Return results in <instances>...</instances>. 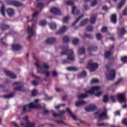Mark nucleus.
<instances>
[{"label": "nucleus", "mask_w": 127, "mask_h": 127, "mask_svg": "<svg viewBox=\"0 0 127 127\" xmlns=\"http://www.w3.org/2000/svg\"><path fill=\"white\" fill-rule=\"evenodd\" d=\"M35 65H36L37 68L40 69V70H37V73L46 75V77L42 80L47 82L48 81V65L47 64H44L42 67L41 65L37 63H35Z\"/></svg>", "instance_id": "f257e3e1"}, {"label": "nucleus", "mask_w": 127, "mask_h": 127, "mask_svg": "<svg viewBox=\"0 0 127 127\" xmlns=\"http://www.w3.org/2000/svg\"><path fill=\"white\" fill-rule=\"evenodd\" d=\"M64 51L61 53V56L63 55H67V59L64 60L63 61V64H67L69 63V60L70 61H74V52L72 50H66L64 49Z\"/></svg>", "instance_id": "f03ea898"}, {"label": "nucleus", "mask_w": 127, "mask_h": 127, "mask_svg": "<svg viewBox=\"0 0 127 127\" xmlns=\"http://www.w3.org/2000/svg\"><path fill=\"white\" fill-rule=\"evenodd\" d=\"M31 109H41V106L40 104L29 103L28 105L23 106L22 111L23 113H29V112H31Z\"/></svg>", "instance_id": "7ed1b4c3"}, {"label": "nucleus", "mask_w": 127, "mask_h": 127, "mask_svg": "<svg viewBox=\"0 0 127 127\" xmlns=\"http://www.w3.org/2000/svg\"><path fill=\"white\" fill-rule=\"evenodd\" d=\"M111 65L107 64L106 65V68L109 72V75L106 74L107 80H114L116 78V70L115 69L110 70Z\"/></svg>", "instance_id": "20e7f679"}, {"label": "nucleus", "mask_w": 127, "mask_h": 127, "mask_svg": "<svg viewBox=\"0 0 127 127\" xmlns=\"http://www.w3.org/2000/svg\"><path fill=\"white\" fill-rule=\"evenodd\" d=\"M23 120L25 121L26 124L21 122L20 125L21 127H35V123H30L28 121V116H26L24 117Z\"/></svg>", "instance_id": "39448f33"}, {"label": "nucleus", "mask_w": 127, "mask_h": 127, "mask_svg": "<svg viewBox=\"0 0 127 127\" xmlns=\"http://www.w3.org/2000/svg\"><path fill=\"white\" fill-rule=\"evenodd\" d=\"M35 25V23L33 22L32 23V26H28L27 27V30H28V36L27 37V39L29 40L30 39V38L32 36H33L34 35L35 33L34 31H33V29H34V26Z\"/></svg>", "instance_id": "423d86ee"}, {"label": "nucleus", "mask_w": 127, "mask_h": 127, "mask_svg": "<svg viewBox=\"0 0 127 127\" xmlns=\"http://www.w3.org/2000/svg\"><path fill=\"white\" fill-rule=\"evenodd\" d=\"M98 67L99 64L92 63V61H89L87 64V69H89L91 72H93V71H96V70L98 69Z\"/></svg>", "instance_id": "0eeeda50"}, {"label": "nucleus", "mask_w": 127, "mask_h": 127, "mask_svg": "<svg viewBox=\"0 0 127 127\" xmlns=\"http://www.w3.org/2000/svg\"><path fill=\"white\" fill-rule=\"evenodd\" d=\"M117 98L118 99V101L120 102L121 104L122 103H126V94L121 93L118 94L117 95Z\"/></svg>", "instance_id": "6e6552de"}, {"label": "nucleus", "mask_w": 127, "mask_h": 127, "mask_svg": "<svg viewBox=\"0 0 127 127\" xmlns=\"http://www.w3.org/2000/svg\"><path fill=\"white\" fill-rule=\"evenodd\" d=\"M101 90V87L100 86H93L91 87V89L90 90H87L86 91V93H87L88 94H91V95L93 94H95V92H99Z\"/></svg>", "instance_id": "1a4fd4ad"}, {"label": "nucleus", "mask_w": 127, "mask_h": 127, "mask_svg": "<svg viewBox=\"0 0 127 127\" xmlns=\"http://www.w3.org/2000/svg\"><path fill=\"white\" fill-rule=\"evenodd\" d=\"M50 11L52 13L56 14V15H60L61 14V10L59 8L53 7L50 9Z\"/></svg>", "instance_id": "9d476101"}, {"label": "nucleus", "mask_w": 127, "mask_h": 127, "mask_svg": "<svg viewBox=\"0 0 127 127\" xmlns=\"http://www.w3.org/2000/svg\"><path fill=\"white\" fill-rule=\"evenodd\" d=\"M9 4L16 6V7H20V6H22L23 5L22 3L16 0L10 1L9 2Z\"/></svg>", "instance_id": "9b49d317"}, {"label": "nucleus", "mask_w": 127, "mask_h": 127, "mask_svg": "<svg viewBox=\"0 0 127 127\" xmlns=\"http://www.w3.org/2000/svg\"><path fill=\"white\" fill-rule=\"evenodd\" d=\"M86 112H93L95 110H97V106L96 105H92L90 106L85 108Z\"/></svg>", "instance_id": "f8f14e48"}, {"label": "nucleus", "mask_w": 127, "mask_h": 127, "mask_svg": "<svg viewBox=\"0 0 127 127\" xmlns=\"http://www.w3.org/2000/svg\"><path fill=\"white\" fill-rule=\"evenodd\" d=\"M4 73L7 76L10 77V78H11L12 79H16V75H15V74H13L11 71L8 70H5Z\"/></svg>", "instance_id": "ddd939ff"}, {"label": "nucleus", "mask_w": 127, "mask_h": 127, "mask_svg": "<svg viewBox=\"0 0 127 127\" xmlns=\"http://www.w3.org/2000/svg\"><path fill=\"white\" fill-rule=\"evenodd\" d=\"M14 91H19V92H25L26 89L23 87V85H21L17 87H14Z\"/></svg>", "instance_id": "4468645a"}, {"label": "nucleus", "mask_w": 127, "mask_h": 127, "mask_svg": "<svg viewBox=\"0 0 127 127\" xmlns=\"http://www.w3.org/2000/svg\"><path fill=\"white\" fill-rule=\"evenodd\" d=\"M12 49L13 51H19L21 49V46L17 44H13L12 45Z\"/></svg>", "instance_id": "2eb2a0df"}, {"label": "nucleus", "mask_w": 127, "mask_h": 127, "mask_svg": "<svg viewBox=\"0 0 127 127\" xmlns=\"http://www.w3.org/2000/svg\"><path fill=\"white\" fill-rule=\"evenodd\" d=\"M66 30H67V26H63L60 30L56 32V34H57V35H58L59 34H62L64 33Z\"/></svg>", "instance_id": "dca6fc26"}, {"label": "nucleus", "mask_w": 127, "mask_h": 127, "mask_svg": "<svg viewBox=\"0 0 127 127\" xmlns=\"http://www.w3.org/2000/svg\"><path fill=\"white\" fill-rule=\"evenodd\" d=\"M120 33H119V36L120 37H122V36H123V35H125L126 33H127V31L126 30L125 27H122L121 29H119Z\"/></svg>", "instance_id": "f3484780"}, {"label": "nucleus", "mask_w": 127, "mask_h": 127, "mask_svg": "<svg viewBox=\"0 0 127 127\" xmlns=\"http://www.w3.org/2000/svg\"><path fill=\"white\" fill-rule=\"evenodd\" d=\"M0 29L3 31L4 30H6V29H9V25H7L6 24L2 23L0 25Z\"/></svg>", "instance_id": "a211bd4d"}, {"label": "nucleus", "mask_w": 127, "mask_h": 127, "mask_svg": "<svg viewBox=\"0 0 127 127\" xmlns=\"http://www.w3.org/2000/svg\"><path fill=\"white\" fill-rule=\"evenodd\" d=\"M6 12L10 17L13 16V14H14V10H13L12 8H9L6 9Z\"/></svg>", "instance_id": "6ab92c4d"}, {"label": "nucleus", "mask_w": 127, "mask_h": 127, "mask_svg": "<svg viewBox=\"0 0 127 127\" xmlns=\"http://www.w3.org/2000/svg\"><path fill=\"white\" fill-rule=\"evenodd\" d=\"M65 114V111H62L60 112V114H57L54 112L53 113V116L54 117V118H59L60 117H62L64 114Z\"/></svg>", "instance_id": "aec40b11"}, {"label": "nucleus", "mask_w": 127, "mask_h": 127, "mask_svg": "<svg viewBox=\"0 0 127 127\" xmlns=\"http://www.w3.org/2000/svg\"><path fill=\"white\" fill-rule=\"evenodd\" d=\"M113 55V53L111 51H106L105 54V58L106 59H110L111 56Z\"/></svg>", "instance_id": "412c9836"}, {"label": "nucleus", "mask_w": 127, "mask_h": 127, "mask_svg": "<svg viewBox=\"0 0 127 127\" xmlns=\"http://www.w3.org/2000/svg\"><path fill=\"white\" fill-rule=\"evenodd\" d=\"M66 112L68 113L69 115H70L71 117L72 118V119H73V120H74V121H77V118H76V116L74 115V114H73L72 112H71V110H70V109L66 108Z\"/></svg>", "instance_id": "4be33fe9"}, {"label": "nucleus", "mask_w": 127, "mask_h": 127, "mask_svg": "<svg viewBox=\"0 0 127 127\" xmlns=\"http://www.w3.org/2000/svg\"><path fill=\"white\" fill-rule=\"evenodd\" d=\"M126 1L127 0H121L119 4L118 5V9H121V8H122V7H123V6L125 5Z\"/></svg>", "instance_id": "5701e85b"}, {"label": "nucleus", "mask_w": 127, "mask_h": 127, "mask_svg": "<svg viewBox=\"0 0 127 127\" xmlns=\"http://www.w3.org/2000/svg\"><path fill=\"white\" fill-rule=\"evenodd\" d=\"M96 20H97V15H91L90 19V21L91 23L94 24L96 22Z\"/></svg>", "instance_id": "b1692460"}, {"label": "nucleus", "mask_w": 127, "mask_h": 127, "mask_svg": "<svg viewBox=\"0 0 127 127\" xmlns=\"http://www.w3.org/2000/svg\"><path fill=\"white\" fill-rule=\"evenodd\" d=\"M72 13L74 15L79 14V13H80V10L77 9L76 6H73L72 7Z\"/></svg>", "instance_id": "393cba45"}, {"label": "nucleus", "mask_w": 127, "mask_h": 127, "mask_svg": "<svg viewBox=\"0 0 127 127\" xmlns=\"http://www.w3.org/2000/svg\"><path fill=\"white\" fill-rule=\"evenodd\" d=\"M4 11H5V7H4V5L2 4L1 9H0V12L1 14L4 16V17H5V14L4 13Z\"/></svg>", "instance_id": "a878e982"}, {"label": "nucleus", "mask_w": 127, "mask_h": 127, "mask_svg": "<svg viewBox=\"0 0 127 127\" xmlns=\"http://www.w3.org/2000/svg\"><path fill=\"white\" fill-rule=\"evenodd\" d=\"M86 102L84 101H79L75 102V106L76 107H80V106H83V105H85Z\"/></svg>", "instance_id": "bb28decb"}, {"label": "nucleus", "mask_w": 127, "mask_h": 127, "mask_svg": "<svg viewBox=\"0 0 127 127\" xmlns=\"http://www.w3.org/2000/svg\"><path fill=\"white\" fill-rule=\"evenodd\" d=\"M88 51H97V50H98V47H97V46H89L88 48Z\"/></svg>", "instance_id": "cd10ccee"}, {"label": "nucleus", "mask_w": 127, "mask_h": 127, "mask_svg": "<svg viewBox=\"0 0 127 127\" xmlns=\"http://www.w3.org/2000/svg\"><path fill=\"white\" fill-rule=\"evenodd\" d=\"M111 22H112L113 23H117V14H113L111 16Z\"/></svg>", "instance_id": "c85d7f7f"}, {"label": "nucleus", "mask_w": 127, "mask_h": 127, "mask_svg": "<svg viewBox=\"0 0 127 127\" xmlns=\"http://www.w3.org/2000/svg\"><path fill=\"white\" fill-rule=\"evenodd\" d=\"M56 42V39L55 38H49L48 43L49 44H54Z\"/></svg>", "instance_id": "c756f323"}, {"label": "nucleus", "mask_w": 127, "mask_h": 127, "mask_svg": "<svg viewBox=\"0 0 127 127\" xmlns=\"http://www.w3.org/2000/svg\"><path fill=\"white\" fill-rule=\"evenodd\" d=\"M49 24L50 28H51V29L55 30V29L57 28V25H56L55 23H51Z\"/></svg>", "instance_id": "7c9ffc66"}, {"label": "nucleus", "mask_w": 127, "mask_h": 127, "mask_svg": "<svg viewBox=\"0 0 127 127\" xmlns=\"http://www.w3.org/2000/svg\"><path fill=\"white\" fill-rule=\"evenodd\" d=\"M66 70H67V71H77L78 68H77V67L75 66H69L66 68Z\"/></svg>", "instance_id": "2f4dec72"}, {"label": "nucleus", "mask_w": 127, "mask_h": 127, "mask_svg": "<svg viewBox=\"0 0 127 127\" xmlns=\"http://www.w3.org/2000/svg\"><path fill=\"white\" fill-rule=\"evenodd\" d=\"M106 116H107V112H103L100 114L98 117V122L102 121V120H103V118H104V117H106Z\"/></svg>", "instance_id": "473e14b6"}, {"label": "nucleus", "mask_w": 127, "mask_h": 127, "mask_svg": "<svg viewBox=\"0 0 127 127\" xmlns=\"http://www.w3.org/2000/svg\"><path fill=\"white\" fill-rule=\"evenodd\" d=\"M78 53L79 55H82V54H85V48L81 47L79 48Z\"/></svg>", "instance_id": "72a5a7b5"}, {"label": "nucleus", "mask_w": 127, "mask_h": 127, "mask_svg": "<svg viewBox=\"0 0 127 127\" xmlns=\"http://www.w3.org/2000/svg\"><path fill=\"white\" fill-rule=\"evenodd\" d=\"M36 7L38 8H43V7H44V3L42 2H38L36 5Z\"/></svg>", "instance_id": "f704fd0d"}, {"label": "nucleus", "mask_w": 127, "mask_h": 127, "mask_svg": "<svg viewBox=\"0 0 127 127\" xmlns=\"http://www.w3.org/2000/svg\"><path fill=\"white\" fill-rule=\"evenodd\" d=\"M55 122L58 124V125H61L62 124L63 125H64V126H69V124L63 122V121L56 120Z\"/></svg>", "instance_id": "c9c22d12"}, {"label": "nucleus", "mask_w": 127, "mask_h": 127, "mask_svg": "<svg viewBox=\"0 0 127 127\" xmlns=\"http://www.w3.org/2000/svg\"><path fill=\"white\" fill-rule=\"evenodd\" d=\"M46 24H47L46 20H41L40 21L39 25L40 26H45Z\"/></svg>", "instance_id": "e433bc0d"}, {"label": "nucleus", "mask_w": 127, "mask_h": 127, "mask_svg": "<svg viewBox=\"0 0 127 127\" xmlns=\"http://www.w3.org/2000/svg\"><path fill=\"white\" fill-rule=\"evenodd\" d=\"M88 21H89L88 18L83 20L79 24L80 26H83V25H85V24H86Z\"/></svg>", "instance_id": "4c0bfd02"}, {"label": "nucleus", "mask_w": 127, "mask_h": 127, "mask_svg": "<svg viewBox=\"0 0 127 127\" xmlns=\"http://www.w3.org/2000/svg\"><path fill=\"white\" fill-rule=\"evenodd\" d=\"M79 78H84V77H86L87 76V72L83 71L81 72V73L79 74Z\"/></svg>", "instance_id": "58836bf2"}, {"label": "nucleus", "mask_w": 127, "mask_h": 127, "mask_svg": "<svg viewBox=\"0 0 127 127\" xmlns=\"http://www.w3.org/2000/svg\"><path fill=\"white\" fill-rule=\"evenodd\" d=\"M14 96V93H11L8 95H5L4 96L5 99H10V98H12Z\"/></svg>", "instance_id": "ea45409f"}, {"label": "nucleus", "mask_w": 127, "mask_h": 127, "mask_svg": "<svg viewBox=\"0 0 127 127\" xmlns=\"http://www.w3.org/2000/svg\"><path fill=\"white\" fill-rule=\"evenodd\" d=\"M84 16L83 15H81L80 16H79L78 18H77V19L72 23V26H74L75 24H76V23H77L82 17H83Z\"/></svg>", "instance_id": "a19ab883"}, {"label": "nucleus", "mask_w": 127, "mask_h": 127, "mask_svg": "<svg viewBox=\"0 0 127 127\" xmlns=\"http://www.w3.org/2000/svg\"><path fill=\"white\" fill-rule=\"evenodd\" d=\"M103 103H108L109 102V96L108 95H104L103 100Z\"/></svg>", "instance_id": "79ce46f5"}, {"label": "nucleus", "mask_w": 127, "mask_h": 127, "mask_svg": "<svg viewBox=\"0 0 127 127\" xmlns=\"http://www.w3.org/2000/svg\"><path fill=\"white\" fill-rule=\"evenodd\" d=\"M69 40H70V39L67 36L64 37L63 41L64 43H67V42H69Z\"/></svg>", "instance_id": "37998d69"}, {"label": "nucleus", "mask_w": 127, "mask_h": 127, "mask_svg": "<svg viewBox=\"0 0 127 127\" xmlns=\"http://www.w3.org/2000/svg\"><path fill=\"white\" fill-rule=\"evenodd\" d=\"M40 12L39 11H36L34 12V13L32 15V18L33 19L34 17H37L38 16V14H39Z\"/></svg>", "instance_id": "c03bdc74"}, {"label": "nucleus", "mask_w": 127, "mask_h": 127, "mask_svg": "<svg viewBox=\"0 0 127 127\" xmlns=\"http://www.w3.org/2000/svg\"><path fill=\"white\" fill-rule=\"evenodd\" d=\"M79 43V39L77 38L73 39L72 40V44L73 45H77Z\"/></svg>", "instance_id": "a18cd8bd"}, {"label": "nucleus", "mask_w": 127, "mask_h": 127, "mask_svg": "<svg viewBox=\"0 0 127 127\" xmlns=\"http://www.w3.org/2000/svg\"><path fill=\"white\" fill-rule=\"evenodd\" d=\"M88 95L87 94H80L78 96V99H84V98H87Z\"/></svg>", "instance_id": "49530a36"}, {"label": "nucleus", "mask_w": 127, "mask_h": 127, "mask_svg": "<svg viewBox=\"0 0 127 127\" xmlns=\"http://www.w3.org/2000/svg\"><path fill=\"white\" fill-rule=\"evenodd\" d=\"M94 29L93 26L89 25L86 27V31H92Z\"/></svg>", "instance_id": "de8ad7c7"}, {"label": "nucleus", "mask_w": 127, "mask_h": 127, "mask_svg": "<svg viewBox=\"0 0 127 127\" xmlns=\"http://www.w3.org/2000/svg\"><path fill=\"white\" fill-rule=\"evenodd\" d=\"M66 5H74V2L71 0H67L65 2Z\"/></svg>", "instance_id": "09e8293b"}, {"label": "nucleus", "mask_w": 127, "mask_h": 127, "mask_svg": "<svg viewBox=\"0 0 127 127\" xmlns=\"http://www.w3.org/2000/svg\"><path fill=\"white\" fill-rule=\"evenodd\" d=\"M121 61L123 62V63H127V56L123 57L121 58Z\"/></svg>", "instance_id": "8fccbe9b"}, {"label": "nucleus", "mask_w": 127, "mask_h": 127, "mask_svg": "<svg viewBox=\"0 0 127 127\" xmlns=\"http://www.w3.org/2000/svg\"><path fill=\"white\" fill-rule=\"evenodd\" d=\"M85 37H87V38L91 39L93 38V36L90 34H85L84 35V36L83 37V38H85Z\"/></svg>", "instance_id": "3c124183"}, {"label": "nucleus", "mask_w": 127, "mask_h": 127, "mask_svg": "<svg viewBox=\"0 0 127 127\" xmlns=\"http://www.w3.org/2000/svg\"><path fill=\"white\" fill-rule=\"evenodd\" d=\"M96 38L98 40H101L102 39V35L100 33H97L96 34Z\"/></svg>", "instance_id": "603ef678"}, {"label": "nucleus", "mask_w": 127, "mask_h": 127, "mask_svg": "<svg viewBox=\"0 0 127 127\" xmlns=\"http://www.w3.org/2000/svg\"><path fill=\"white\" fill-rule=\"evenodd\" d=\"M32 96H36V95H37V91L36 90V89H34L32 91Z\"/></svg>", "instance_id": "864d4df0"}, {"label": "nucleus", "mask_w": 127, "mask_h": 127, "mask_svg": "<svg viewBox=\"0 0 127 127\" xmlns=\"http://www.w3.org/2000/svg\"><path fill=\"white\" fill-rule=\"evenodd\" d=\"M98 3V0H94L93 1L91 2V6H95Z\"/></svg>", "instance_id": "5fc2aeb1"}, {"label": "nucleus", "mask_w": 127, "mask_h": 127, "mask_svg": "<svg viewBox=\"0 0 127 127\" xmlns=\"http://www.w3.org/2000/svg\"><path fill=\"white\" fill-rule=\"evenodd\" d=\"M102 32H107L108 31V28L106 26L103 27L101 29Z\"/></svg>", "instance_id": "6e6d98bb"}, {"label": "nucleus", "mask_w": 127, "mask_h": 127, "mask_svg": "<svg viewBox=\"0 0 127 127\" xmlns=\"http://www.w3.org/2000/svg\"><path fill=\"white\" fill-rule=\"evenodd\" d=\"M105 126H108V124L105 123H101L96 125L97 127H104Z\"/></svg>", "instance_id": "4d7b16f0"}, {"label": "nucleus", "mask_w": 127, "mask_h": 127, "mask_svg": "<svg viewBox=\"0 0 127 127\" xmlns=\"http://www.w3.org/2000/svg\"><path fill=\"white\" fill-rule=\"evenodd\" d=\"M68 19H69V16H66L64 17L63 19V22H64V23H66V22L68 21Z\"/></svg>", "instance_id": "13d9d810"}, {"label": "nucleus", "mask_w": 127, "mask_h": 127, "mask_svg": "<svg viewBox=\"0 0 127 127\" xmlns=\"http://www.w3.org/2000/svg\"><path fill=\"white\" fill-rule=\"evenodd\" d=\"M102 95H103V92L102 91L97 92L96 94H95L96 97H101Z\"/></svg>", "instance_id": "bf43d9fd"}, {"label": "nucleus", "mask_w": 127, "mask_h": 127, "mask_svg": "<svg viewBox=\"0 0 127 127\" xmlns=\"http://www.w3.org/2000/svg\"><path fill=\"white\" fill-rule=\"evenodd\" d=\"M3 39H4V37L1 38L0 40V42L1 43V44H2V45H5L6 46H7V45H6L4 42H3L2 40H3Z\"/></svg>", "instance_id": "052dcab7"}, {"label": "nucleus", "mask_w": 127, "mask_h": 127, "mask_svg": "<svg viewBox=\"0 0 127 127\" xmlns=\"http://www.w3.org/2000/svg\"><path fill=\"white\" fill-rule=\"evenodd\" d=\"M111 99L112 100V102L113 103H115L116 102V99L115 98H116V96L115 95H112L110 97Z\"/></svg>", "instance_id": "680f3d73"}, {"label": "nucleus", "mask_w": 127, "mask_h": 127, "mask_svg": "<svg viewBox=\"0 0 127 127\" xmlns=\"http://www.w3.org/2000/svg\"><path fill=\"white\" fill-rule=\"evenodd\" d=\"M91 83H92V84L94 83H99V79L94 78L91 80Z\"/></svg>", "instance_id": "e2e57ef3"}, {"label": "nucleus", "mask_w": 127, "mask_h": 127, "mask_svg": "<svg viewBox=\"0 0 127 127\" xmlns=\"http://www.w3.org/2000/svg\"><path fill=\"white\" fill-rule=\"evenodd\" d=\"M32 85L36 86L37 85H38V82L36 81V80H33L32 81Z\"/></svg>", "instance_id": "0e129e2a"}, {"label": "nucleus", "mask_w": 127, "mask_h": 127, "mask_svg": "<svg viewBox=\"0 0 127 127\" xmlns=\"http://www.w3.org/2000/svg\"><path fill=\"white\" fill-rule=\"evenodd\" d=\"M53 77H57V72L55 70L52 71Z\"/></svg>", "instance_id": "69168bd1"}, {"label": "nucleus", "mask_w": 127, "mask_h": 127, "mask_svg": "<svg viewBox=\"0 0 127 127\" xmlns=\"http://www.w3.org/2000/svg\"><path fill=\"white\" fill-rule=\"evenodd\" d=\"M12 125H13V126L14 127H18V125H17V124H16V123H15L14 122H12Z\"/></svg>", "instance_id": "338daca9"}, {"label": "nucleus", "mask_w": 127, "mask_h": 127, "mask_svg": "<svg viewBox=\"0 0 127 127\" xmlns=\"http://www.w3.org/2000/svg\"><path fill=\"white\" fill-rule=\"evenodd\" d=\"M123 15H127V8H125L123 11Z\"/></svg>", "instance_id": "774afa93"}]
</instances>
